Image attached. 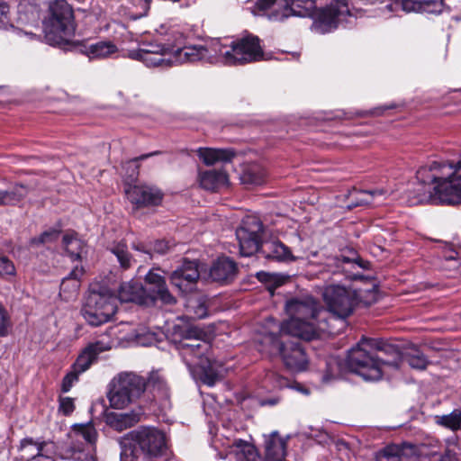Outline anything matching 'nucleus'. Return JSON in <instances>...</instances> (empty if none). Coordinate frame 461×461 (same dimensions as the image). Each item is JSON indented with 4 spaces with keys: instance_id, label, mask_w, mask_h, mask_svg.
Here are the masks:
<instances>
[{
    "instance_id": "obj_4",
    "label": "nucleus",
    "mask_w": 461,
    "mask_h": 461,
    "mask_svg": "<svg viewBox=\"0 0 461 461\" xmlns=\"http://www.w3.org/2000/svg\"><path fill=\"white\" fill-rule=\"evenodd\" d=\"M285 13L282 17H312L313 29L320 33H326L337 28L340 20L350 15L348 0H332L327 7L321 9H317L316 0H285Z\"/></svg>"
},
{
    "instance_id": "obj_18",
    "label": "nucleus",
    "mask_w": 461,
    "mask_h": 461,
    "mask_svg": "<svg viewBox=\"0 0 461 461\" xmlns=\"http://www.w3.org/2000/svg\"><path fill=\"white\" fill-rule=\"evenodd\" d=\"M52 443L35 442L25 438L21 442V456L25 461H52Z\"/></svg>"
},
{
    "instance_id": "obj_58",
    "label": "nucleus",
    "mask_w": 461,
    "mask_h": 461,
    "mask_svg": "<svg viewBox=\"0 0 461 461\" xmlns=\"http://www.w3.org/2000/svg\"><path fill=\"white\" fill-rule=\"evenodd\" d=\"M393 107H394V105L375 108V111H374V114L381 115V114H383L384 110L392 109Z\"/></svg>"
},
{
    "instance_id": "obj_59",
    "label": "nucleus",
    "mask_w": 461,
    "mask_h": 461,
    "mask_svg": "<svg viewBox=\"0 0 461 461\" xmlns=\"http://www.w3.org/2000/svg\"><path fill=\"white\" fill-rule=\"evenodd\" d=\"M246 448H247V452H248V455H249L248 459L249 460L251 456H255V450L249 445H247Z\"/></svg>"
},
{
    "instance_id": "obj_52",
    "label": "nucleus",
    "mask_w": 461,
    "mask_h": 461,
    "mask_svg": "<svg viewBox=\"0 0 461 461\" xmlns=\"http://www.w3.org/2000/svg\"><path fill=\"white\" fill-rule=\"evenodd\" d=\"M276 0H257L256 6L260 11H265L269 9L276 3Z\"/></svg>"
},
{
    "instance_id": "obj_51",
    "label": "nucleus",
    "mask_w": 461,
    "mask_h": 461,
    "mask_svg": "<svg viewBox=\"0 0 461 461\" xmlns=\"http://www.w3.org/2000/svg\"><path fill=\"white\" fill-rule=\"evenodd\" d=\"M9 321L5 308L0 304V337L7 335Z\"/></svg>"
},
{
    "instance_id": "obj_56",
    "label": "nucleus",
    "mask_w": 461,
    "mask_h": 461,
    "mask_svg": "<svg viewBox=\"0 0 461 461\" xmlns=\"http://www.w3.org/2000/svg\"><path fill=\"white\" fill-rule=\"evenodd\" d=\"M158 154H160V151H154V152L143 154V155H141L140 157L134 158L133 159L130 160L128 163L137 162V161H140V160H144V159H146L148 158H150V157L158 155Z\"/></svg>"
},
{
    "instance_id": "obj_19",
    "label": "nucleus",
    "mask_w": 461,
    "mask_h": 461,
    "mask_svg": "<svg viewBox=\"0 0 461 461\" xmlns=\"http://www.w3.org/2000/svg\"><path fill=\"white\" fill-rule=\"evenodd\" d=\"M110 348L111 346L109 343H104L100 340L88 344L77 357L72 368L80 374L86 372L96 360L100 353L107 351Z\"/></svg>"
},
{
    "instance_id": "obj_29",
    "label": "nucleus",
    "mask_w": 461,
    "mask_h": 461,
    "mask_svg": "<svg viewBox=\"0 0 461 461\" xmlns=\"http://www.w3.org/2000/svg\"><path fill=\"white\" fill-rule=\"evenodd\" d=\"M261 250L268 259L277 261H288L294 259L289 248L278 240L266 242L262 246Z\"/></svg>"
},
{
    "instance_id": "obj_62",
    "label": "nucleus",
    "mask_w": 461,
    "mask_h": 461,
    "mask_svg": "<svg viewBox=\"0 0 461 461\" xmlns=\"http://www.w3.org/2000/svg\"><path fill=\"white\" fill-rule=\"evenodd\" d=\"M458 324H459V326L461 327V316L459 317Z\"/></svg>"
},
{
    "instance_id": "obj_41",
    "label": "nucleus",
    "mask_w": 461,
    "mask_h": 461,
    "mask_svg": "<svg viewBox=\"0 0 461 461\" xmlns=\"http://www.w3.org/2000/svg\"><path fill=\"white\" fill-rule=\"evenodd\" d=\"M406 361L410 366L416 369H425L428 365L424 355L416 349L406 355Z\"/></svg>"
},
{
    "instance_id": "obj_20",
    "label": "nucleus",
    "mask_w": 461,
    "mask_h": 461,
    "mask_svg": "<svg viewBox=\"0 0 461 461\" xmlns=\"http://www.w3.org/2000/svg\"><path fill=\"white\" fill-rule=\"evenodd\" d=\"M238 273L236 263L227 257L219 258L210 268V277L213 282L229 284Z\"/></svg>"
},
{
    "instance_id": "obj_46",
    "label": "nucleus",
    "mask_w": 461,
    "mask_h": 461,
    "mask_svg": "<svg viewBox=\"0 0 461 461\" xmlns=\"http://www.w3.org/2000/svg\"><path fill=\"white\" fill-rule=\"evenodd\" d=\"M59 410L64 415H70L75 410V402L74 399L70 397H59Z\"/></svg>"
},
{
    "instance_id": "obj_33",
    "label": "nucleus",
    "mask_w": 461,
    "mask_h": 461,
    "mask_svg": "<svg viewBox=\"0 0 461 461\" xmlns=\"http://www.w3.org/2000/svg\"><path fill=\"white\" fill-rule=\"evenodd\" d=\"M118 48L110 41H101L91 44L86 49V54L90 59H104L116 53Z\"/></svg>"
},
{
    "instance_id": "obj_35",
    "label": "nucleus",
    "mask_w": 461,
    "mask_h": 461,
    "mask_svg": "<svg viewBox=\"0 0 461 461\" xmlns=\"http://www.w3.org/2000/svg\"><path fill=\"white\" fill-rule=\"evenodd\" d=\"M434 422L452 431H457L461 429V410L455 409L449 414L435 415Z\"/></svg>"
},
{
    "instance_id": "obj_17",
    "label": "nucleus",
    "mask_w": 461,
    "mask_h": 461,
    "mask_svg": "<svg viewBox=\"0 0 461 461\" xmlns=\"http://www.w3.org/2000/svg\"><path fill=\"white\" fill-rule=\"evenodd\" d=\"M125 194L128 200L137 207L157 206L163 199V194L158 188L146 185H129Z\"/></svg>"
},
{
    "instance_id": "obj_21",
    "label": "nucleus",
    "mask_w": 461,
    "mask_h": 461,
    "mask_svg": "<svg viewBox=\"0 0 461 461\" xmlns=\"http://www.w3.org/2000/svg\"><path fill=\"white\" fill-rule=\"evenodd\" d=\"M116 298L122 303L132 302L140 305H147V303L150 300V297L147 296V290L142 284L134 280L122 283L120 285Z\"/></svg>"
},
{
    "instance_id": "obj_11",
    "label": "nucleus",
    "mask_w": 461,
    "mask_h": 461,
    "mask_svg": "<svg viewBox=\"0 0 461 461\" xmlns=\"http://www.w3.org/2000/svg\"><path fill=\"white\" fill-rule=\"evenodd\" d=\"M264 340L270 346L269 353L280 355L284 364L291 371L301 372L307 368L308 357L301 343L281 340L278 335L273 333L266 335Z\"/></svg>"
},
{
    "instance_id": "obj_28",
    "label": "nucleus",
    "mask_w": 461,
    "mask_h": 461,
    "mask_svg": "<svg viewBox=\"0 0 461 461\" xmlns=\"http://www.w3.org/2000/svg\"><path fill=\"white\" fill-rule=\"evenodd\" d=\"M433 186L418 181L411 190H408L409 203L411 205L434 203L435 191H433Z\"/></svg>"
},
{
    "instance_id": "obj_3",
    "label": "nucleus",
    "mask_w": 461,
    "mask_h": 461,
    "mask_svg": "<svg viewBox=\"0 0 461 461\" xmlns=\"http://www.w3.org/2000/svg\"><path fill=\"white\" fill-rule=\"evenodd\" d=\"M401 361L402 354L396 346L375 339H362L347 357L349 370L366 381L380 380L384 366L398 369Z\"/></svg>"
},
{
    "instance_id": "obj_31",
    "label": "nucleus",
    "mask_w": 461,
    "mask_h": 461,
    "mask_svg": "<svg viewBox=\"0 0 461 461\" xmlns=\"http://www.w3.org/2000/svg\"><path fill=\"white\" fill-rule=\"evenodd\" d=\"M108 249L115 256L121 268L126 270L131 267L134 258L130 253L128 246L124 241L113 242Z\"/></svg>"
},
{
    "instance_id": "obj_15",
    "label": "nucleus",
    "mask_w": 461,
    "mask_h": 461,
    "mask_svg": "<svg viewBox=\"0 0 461 461\" xmlns=\"http://www.w3.org/2000/svg\"><path fill=\"white\" fill-rule=\"evenodd\" d=\"M147 296L150 300L147 305H152L156 301H160L164 304L172 305L176 303V298L169 292L165 277L158 273V269H151L145 276Z\"/></svg>"
},
{
    "instance_id": "obj_39",
    "label": "nucleus",
    "mask_w": 461,
    "mask_h": 461,
    "mask_svg": "<svg viewBox=\"0 0 461 461\" xmlns=\"http://www.w3.org/2000/svg\"><path fill=\"white\" fill-rule=\"evenodd\" d=\"M341 375L340 373V363L339 359L335 357H330L326 362V370L323 375V381L329 382L332 379L338 378Z\"/></svg>"
},
{
    "instance_id": "obj_24",
    "label": "nucleus",
    "mask_w": 461,
    "mask_h": 461,
    "mask_svg": "<svg viewBox=\"0 0 461 461\" xmlns=\"http://www.w3.org/2000/svg\"><path fill=\"white\" fill-rule=\"evenodd\" d=\"M198 179L202 188L212 192L228 185V176L222 170L210 169L200 172Z\"/></svg>"
},
{
    "instance_id": "obj_7",
    "label": "nucleus",
    "mask_w": 461,
    "mask_h": 461,
    "mask_svg": "<svg viewBox=\"0 0 461 461\" xmlns=\"http://www.w3.org/2000/svg\"><path fill=\"white\" fill-rule=\"evenodd\" d=\"M44 39L50 45H60L76 31L73 7L66 0H52L42 22Z\"/></svg>"
},
{
    "instance_id": "obj_12",
    "label": "nucleus",
    "mask_w": 461,
    "mask_h": 461,
    "mask_svg": "<svg viewBox=\"0 0 461 461\" xmlns=\"http://www.w3.org/2000/svg\"><path fill=\"white\" fill-rule=\"evenodd\" d=\"M131 438L141 453L150 458L167 456L166 434L155 427H140L130 433Z\"/></svg>"
},
{
    "instance_id": "obj_50",
    "label": "nucleus",
    "mask_w": 461,
    "mask_h": 461,
    "mask_svg": "<svg viewBox=\"0 0 461 461\" xmlns=\"http://www.w3.org/2000/svg\"><path fill=\"white\" fill-rule=\"evenodd\" d=\"M266 379L267 381L272 382L273 387H275V388H283V387L287 386L286 379L274 372L268 373L267 375Z\"/></svg>"
},
{
    "instance_id": "obj_2",
    "label": "nucleus",
    "mask_w": 461,
    "mask_h": 461,
    "mask_svg": "<svg viewBox=\"0 0 461 461\" xmlns=\"http://www.w3.org/2000/svg\"><path fill=\"white\" fill-rule=\"evenodd\" d=\"M289 319L281 325L283 335L312 340L321 334L336 335L337 329L329 324V312L312 296L296 297L285 303Z\"/></svg>"
},
{
    "instance_id": "obj_27",
    "label": "nucleus",
    "mask_w": 461,
    "mask_h": 461,
    "mask_svg": "<svg viewBox=\"0 0 461 461\" xmlns=\"http://www.w3.org/2000/svg\"><path fill=\"white\" fill-rule=\"evenodd\" d=\"M415 446L409 443L388 445L375 456L376 461H401L402 456L414 453Z\"/></svg>"
},
{
    "instance_id": "obj_63",
    "label": "nucleus",
    "mask_w": 461,
    "mask_h": 461,
    "mask_svg": "<svg viewBox=\"0 0 461 461\" xmlns=\"http://www.w3.org/2000/svg\"><path fill=\"white\" fill-rule=\"evenodd\" d=\"M276 403V401H271L270 402V404H275Z\"/></svg>"
},
{
    "instance_id": "obj_57",
    "label": "nucleus",
    "mask_w": 461,
    "mask_h": 461,
    "mask_svg": "<svg viewBox=\"0 0 461 461\" xmlns=\"http://www.w3.org/2000/svg\"><path fill=\"white\" fill-rule=\"evenodd\" d=\"M195 314L199 319L204 318L206 316V307L203 303H199L197 306V311H195Z\"/></svg>"
},
{
    "instance_id": "obj_9",
    "label": "nucleus",
    "mask_w": 461,
    "mask_h": 461,
    "mask_svg": "<svg viewBox=\"0 0 461 461\" xmlns=\"http://www.w3.org/2000/svg\"><path fill=\"white\" fill-rule=\"evenodd\" d=\"M185 47H183L184 49ZM182 48L174 50L173 46L158 41H141L137 50H131L129 57L142 61L147 67H170L174 62L183 63L177 55Z\"/></svg>"
},
{
    "instance_id": "obj_44",
    "label": "nucleus",
    "mask_w": 461,
    "mask_h": 461,
    "mask_svg": "<svg viewBox=\"0 0 461 461\" xmlns=\"http://www.w3.org/2000/svg\"><path fill=\"white\" fill-rule=\"evenodd\" d=\"M352 257H347V256H340L334 258L333 264L338 267L340 268L343 267L344 264H357L361 267H366L364 264L359 260L357 253L355 251H351Z\"/></svg>"
},
{
    "instance_id": "obj_42",
    "label": "nucleus",
    "mask_w": 461,
    "mask_h": 461,
    "mask_svg": "<svg viewBox=\"0 0 461 461\" xmlns=\"http://www.w3.org/2000/svg\"><path fill=\"white\" fill-rule=\"evenodd\" d=\"M59 236V230L56 229H50L42 232L39 237L31 240L32 245H40L45 243H50L58 240Z\"/></svg>"
},
{
    "instance_id": "obj_22",
    "label": "nucleus",
    "mask_w": 461,
    "mask_h": 461,
    "mask_svg": "<svg viewBox=\"0 0 461 461\" xmlns=\"http://www.w3.org/2000/svg\"><path fill=\"white\" fill-rule=\"evenodd\" d=\"M143 414L141 409L133 410L129 412H107L105 415L106 424L117 431H122L133 427L140 420Z\"/></svg>"
},
{
    "instance_id": "obj_55",
    "label": "nucleus",
    "mask_w": 461,
    "mask_h": 461,
    "mask_svg": "<svg viewBox=\"0 0 461 461\" xmlns=\"http://www.w3.org/2000/svg\"><path fill=\"white\" fill-rule=\"evenodd\" d=\"M9 11L8 5L0 1V23L6 18V14Z\"/></svg>"
},
{
    "instance_id": "obj_8",
    "label": "nucleus",
    "mask_w": 461,
    "mask_h": 461,
    "mask_svg": "<svg viewBox=\"0 0 461 461\" xmlns=\"http://www.w3.org/2000/svg\"><path fill=\"white\" fill-rule=\"evenodd\" d=\"M323 299L329 312V324L333 325L339 333L346 327V319L353 312L359 302L355 291L341 285H329L323 292Z\"/></svg>"
},
{
    "instance_id": "obj_10",
    "label": "nucleus",
    "mask_w": 461,
    "mask_h": 461,
    "mask_svg": "<svg viewBox=\"0 0 461 461\" xmlns=\"http://www.w3.org/2000/svg\"><path fill=\"white\" fill-rule=\"evenodd\" d=\"M117 311V298L106 290L91 292L81 310L84 319L92 326L107 322Z\"/></svg>"
},
{
    "instance_id": "obj_26",
    "label": "nucleus",
    "mask_w": 461,
    "mask_h": 461,
    "mask_svg": "<svg viewBox=\"0 0 461 461\" xmlns=\"http://www.w3.org/2000/svg\"><path fill=\"white\" fill-rule=\"evenodd\" d=\"M196 152L198 157L207 166L220 161L230 162L236 155L235 151L231 149L199 148Z\"/></svg>"
},
{
    "instance_id": "obj_60",
    "label": "nucleus",
    "mask_w": 461,
    "mask_h": 461,
    "mask_svg": "<svg viewBox=\"0 0 461 461\" xmlns=\"http://www.w3.org/2000/svg\"><path fill=\"white\" fill-rule=\"evenodd\" d=\"M0 206H5L4 200V190H0Z\"/></svg>"
},
{
    "instance_id": "obj_48",
    "label": "nucleus",
    "mask_w": 461,
    "mask_h": 461,
    "mask_svg": "<svg viewBox=\"0 0 461 461\" xmlns=\"http://www.w3.org/2000/svg\"><path fill=\"white\" fill-rule=\"evenodd\" d=\"M79 375H80V373L76 372V370H74V368H72V370L69 373H68L62 380V384H61L62 392H64V393L68 392L71 389V387L73 386V384L76 381H77Z\"/></svg>"
},
{
    "instance_id": "obj_54",
    "label": "nucleus",
    "mask_w": 461,
    "mask_h": 461,
    "mask_svg": "<svg viewBox=\"0 0 461 461\" xmlns=\"http://www.w3.org/2000/svg\"><path fill=\"white\" fill-rule=\"evenodd\" d=\"M81 451L80 450H77L75 448V447H71L69 449H68V454L67 456H65L66 458H73V459H77V460H79L80 459V455Z\"/></svg>"
},
{
    "instance_id": "obj_43",
    "label": "nucleus",
    "mask_w": 461,
    "mask_h": 461,
    "mask_svg": "<svg viewBox=\"0 0 461 461\" xmlns=\"http://www.w3.org/2000/svg\"><path fill=\"white\" fill-rule=\"evenodd\" d=\"M131 249L135 251L140 252L143 254V260H150L152 259V248L151 241L144 242L140 240H137L132 242Z\"/></svg>"
},
{
    "instance_id": "obj_13",
    "label": "nucleus",
    "mask_w": 461,
    "mask_h": 461,
    "mask_svg": "<svg viewBox=\"0 0 461 461\" xmlns=\"http://www.w3.org/2000/svg\"><path fill=\"white\" fill-rule=\"evenodd\" d=\"M448 169L451 173L444 176L437 185L433 186L435 191L434 203L454 204L457 203L461 197V176L458 182L456 183V175L461 171V159L456 164L448 163Z\"/></svg>"
},
{
    "instance_id": "obj_38",
    "label": "nucleus",
    "mask_w": 461,
    "mask_h": 461,
    "mask_svg": "<svg viewBox=\"0 0 461 461\" xmlns=\"http://www.w3.org/2000/svg\"><path fill=\"white\" fill-rule=\"evenodd\" d=\"M240 179L245 185H258L264 183L265 175L259 167H251L243 172Z\"/></svg>"
},
{
    "instance_id": "obj_5",
    "label": "nucleus",
    "mask_w": 461,
    "mask_h": 461,
    "mask_svg": "<svg viewBox=\"0 0 461 461\" xmlns=\"http://www.w3.org/2000/svg\"><path fill=\"white\" fill-rule=\"evenodd\" d=\"M203 331L189 327L183 331L182 339L176 343V349L190 370L199 369L204 384L212 386L217 380L212 363L208 356L211 345L203 339Z\"/></svg>"
},
{
    "instance_id": "obj_30",
    "label": "nucleus",
    "mask_w": 461,
    "mask_h": 461,
    "mask_svg": "<svg viewBox=\"0 0 461 461\" xmlns=\"http://www.w3.org/2000/svg\"><path fill=\"white\" fill-rule=\"evenodd\" d=\"M285 456V441L274 433L266 442V461H283Z\"/></svg>"
},
{
    "instance_id": "obj_34",
    "label": "nucleus",
    "mask_w": 461,
    "mask_h": 461,
    "mask_svg": "<svg viewBox=\"0 0 461 461\" xmlns=\"http://www.w3.org/2000/svg\"><path fill=\"white\" fill-rule=\"evenodd\" d=\"M386 192L384 189H375L371 191L361 190L357 192V197L352 200L348 208H355L361 205L378 203L379 197L385 196Z\"/></svg>"
},
{
    "instance_id": "obj_6",
    "label": "nucleus",
    "mask_w": 461,
    "mask_h": 461,
    "mask_svg": "<svg viewBox=\"0 0 461 461\" xmlns=\"http://www.w3.org/2000/svg\"><path fill=\"white\" fill-rule=\"evenodd\" d=\"M163 380L157 373L150 374L148 379L132 372L117 375L110 384L107 397L112 408L123 409L139 399L147 388L160 387Z\"/></svg>"
},
{
    "instance_id": "obj_32",
    "label": "nucleus",
    "mask_w": 461,
    "mask_h": 461,
    "mask_svg": "<svg viewBox=\"0 0 461 461\" xmlns=\"http://www.w3.org/2000/svg\"><path fill=\"white\" fill-rule=\"evenodd\" d=\"M65 250L72 260H77L81 257L84 249V242L77 238V234L74 231L67 232L62 239Z\"/></svg>"
},
{
    "instance_id": "obj_47",
    "label": "nucleus",
    "mask_w": 461,
    "mask_h": 461,
    "mask_svg": "<svg viewBox=\"0 0 461 461\" xmlns=\"http://www.w3.org/2000/svg\"><path fill=\"white\" fill-rule=\"evenodd\" d=\"M151 248L152 256L154 254L164 255L170 250L171 245L165 240H157L155 241H151Z\"/></svg>"
},
{
    "instance_id": "obj_49",
    "label": "nucleus",
    "mask_w": 461,
    "mask_h": 461,
    "mask_svg": "<svg viewBox=\"0 0 461 461\" xmlns=\"http://www.w3.org/2000/svg\"><path fill=\"white\" fill-rule=\"evenodd\" d=\"M430 461H457L456 453L447 448L444 453L437 455L436 453L430 454Z\"/></svg>"
},
{
    "instance_id": "obj_23",
    "label": "nucleus",
    "mask_w": 461,
    "mask_h": 461,
    "mask_svg": "<svg viewBox=\"0 0 461 461\" xmlns=\"http://www.w3.org/2000/svg\"><path fill=\"white\" fill-rule=\"evenodd\" d=\"M447 168L448 164L433 161L429 165L420 167L416 173V178L425 185H435L443 179L445 174L442 171Z\"/></svg>"
},
{
    "instance_id": "obj_16",
    "label": "nucleus",
    "mask_w": 461,
    "mask_h": 461,
    "mask_svg": "<svg viewBox=\"0 0 461 461\" xmlns=\"http://www.w3.org/2000/svg\"><path fill=\"white\" fill-rule=\"evenodd\" d=\"M200 277L197 261L185 259L182 266L170 276L171 284L182 294L192 292Z\"/></svg>"
},
{
    "instance_id": "obj_64",
    "label": "nucleus",
    "mask_w": 461,
    "mask_h": 461,
    "mask_svg": "<svg viewBox=\"0 0 461 461\" xmlns=\"http://www.w3.org/2000/svg\"><path fill=\"white\" fill-rule=\"evenodd\" d=\"M147 4H149L151 0H145Z\"/></svg>"
},
{
    "instance_id": "obj_53",
    "label": "nucleus",
    "mask_w": 461,
    "mask_h": 461,
    "mask_svg": "<svg viewBox=\"0 0 461 461\" xmlns=\"http://www.w3.org/2000/svg\"><path fill=\"white\" fill-rule=\"evenodd\" d=\"M257 277L258 280L262 282H272L276 280V276L266 272H259L257 274Z\"/></svg>"
},
{
    "instance_id": "obj_1",
    "label": "nucleus",
    "mask_w": 461,
    "mask_h": 461,
    "mask_svg": "<svg viewBox=\"0 0 461 461\" xmlns=\"http://www.w3.org/2000/svg\"><path fill=\"white\" fill-rule=\"evenodd\" d=\"M180 60L221 63L226 66L245 65L264 59V50L258 36L249 35L223 42L212 41L207 46H185L177 51Z\"/></svg>"
},
{
    "instance_id": "obj_45",
    "label": "nucleus",
    "mask_w": 461,
    "mask_h": 461,
    "mask_svg": "<svg viewBox=\"0 0 461 461\" xmlns=\"http://www.w3.org/2000/svg\"><path fill=\"white\" fill-rule=\"evenodd\" d=\"M15 267L14 263L4 255H0V276H14Z\"/></svg>"
},
{
    "instance_id": "obj_37",
    "label": "nucleus",
    "mask_w": 461,
    "mask_h": 461,
    "mask_svg": "<svg viewBox=\"0 0 461 461\" xmlns=\"http://www.w3.org/2000/svg\"><path fill=\"white\" fill-rule=\"evenodd\" d=\"M73 430L82 437L87 444L94 446L97 439V431L93 424H76Z\"/></svg>"
},
{
    "instance_id": "obj_25",
    "label": "nucleus",
    "mask_w": 461,
    "mask_h": 461,
    "mask_svg": "<svg viewBox=\"0 0 461 461\" xmlns=\"http://www.w3.org/2000/svg\"><path fill=\"white\" fill-rule=\"evenodd\" d=\"M84 275L83 267H75L68 276L62 279L60 284L59 295L64 300H70L77 294L80 287V279Z\"/></svg>"
},
{
    "instance_id": "obj_36",
    "label": "nucleus",
    "mask_w": 461,
    "mask_h": 461,
    "mask_svg": "<svg viewBox=\"0 0 461 461\" xmlns=\"http://www.w3.org/2000/svg\"><path fill=\"white\" fill-rule=\"evenodd\" d=\"M29 187L23 184H15L10 190H4L5 205H16L29 194Z\"/></svg>"
},
{
    "instance_id": "obj_61",
    "label": "nucleus",
    "mask_w": 461,
    "mask_h": 461,
    "mask_svg": "<svg viewBox=\"0 0 461 461\" xmlns=\"http://www.w3.org/2000/svg\"><path fill=\"white\" fill-rule=\"evenodd\" d=\"M410 4H411L410 2H405V3L403 4L404 8H405V9L409 8V7H408V5H409Z\"/></svg>"
},
{
    "instance_id": "obj_40",
    "label": "nucleus",
    "mask_w": 461,
    "mask_h": 461,
    "mask_svg": "<svg viewBox=\"0 0 461 461\" xmlns=\"http://www.w3.org/2000/svg\"><path fill=\"white\" fill-rule=\"evenodd\" d=\"M418 9L429 14H440L443 10V0H422L419 3Z\"/></svg>"
},
{
    "instance_id": "obj_14",
    "label": "nucleus",
    "mask_w": 461,
    "mask_h": 461,
    "mask_svg": "<svg viewBox=\"0 0 461 461\" xmlns=\"http://www.w3.org/2000/svg\"><path fill=\"white\" fill-rule=\"evenodd\" d=\"M262 229V223L255 217H247L242 221L241 226L236 230L241 256L249 257L258 250Z\"/></svg>"
}]
</instances>
